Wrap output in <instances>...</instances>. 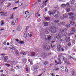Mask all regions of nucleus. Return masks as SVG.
I'll list each match as a JSON object with an SVG mask.
<instances>
[{"mask_svg":"<svg viewBox=\"0 0 76 76\" xmlns=\"http://www.w3.org/2000/svg\"><path fill=\"white\" fill-rule=\"evenodd\" d=\"M50 28L51 33L54 34V33H56L57 32V30L56 29V27H50Z\"/></svg>","mask_w":76,"mask_h":76,"instance_id":"f257e3e1","label":"nucleus"},{"mask_svg":"<svg viewBox=\"0 0 76 76\" xmlns=\"http://www.w3.org/2000/svg\"><path fill=\"white\" fill-rule=\"evenodd\" d=\"M54 14H56L54 17L55 18H58L60 16V12L57 10H56L54 12Z\"/></svg>","mask_w":76,"mask_h":76,"instance_id":"f03ea898","label":"nucleus"},{"mask_svg":"<svg viewBox=\"0 0 76 76\" xmlns=\"http://www.w3.org/2000/svg\"><path fill=\"white\" fill-rule=\"evenodd\" d=\"M50 46L48 45H45L43 47V48L45 50H49L50 48Z\"/></svg>","mask_w":76,"mask_h":76,"instance_id":"7ed1b4c3","label":"nucleus"},{"mask_svg":"<svg viewBox=\"0 0 76 76\" xmlns=\"http://www.w3.org/2000/svg\"><path fill=\"white\" fill-rule=\"evenodd\" d=\"M67 30V28H60L59 31V33H63Z\"/></svg>","mask_w":76,"mask_h":76,"instance_id":"20e7f679","label":"nucleus"},{"mask_svg":"<svg viewBox=\"0 0 76 76\" xmlns=\"http://www.w3.org/2000/svg\"><path fill=\"white\" fill-rule=\"evenodd\" d=\"M8 59V56H6L5 57H3L1 58V60L4 59V61L6 62L7 61V60Z\"/></svg>","mask_w":76,"mask_h":76,"instance_id":"39448f33","label":"nucleus"},{"mask_svg":"<svg viewBox=\"0 0 76 76\" xmlns=\"http://www.w3.org/2000/svg\"><path fill=\"white\" fill-rule=\"evenodd\" d=\"M39 68V66L37 65H35L34 66L33 68V69L34 70V71L35 70H38Z\"/></svg>","mask_w":76,"mask_h":76,"instance_id":"423d86ee","label":"nucleus"},{"mask_svg":"<svg viewBox=\"0 0 76 76\" xmlns=\"http://www.w3.org/2000/svg\"><path fill=\"white\" fill-rule=\"evenodd\" d=\"M62 39H61V41H65L67 38V36L66 35H62Z\"/></svg>","mask_w":76,"mask_h":76,"instance_id":"0eeeda50","label":"nucleus"},{"mask_svg":"<svg viewBox=\"0 0 76 76\" xmlns=\"http://www.w3.org/2000/svg\"><path fill=\"white\" fill-rule=\"evenodd\" d=\"M57 25L58 26H61V25H65V22H60L59 23L57 24Z\"/></svg>","mask_w":76,"mask_h":76,"instance_id":"6e6552de","label":"nucleus"},{"mask_svg":"<svg viewBox=\"0 0 76 76\" xmlns=\"http://www.w3.org/2000/svg\"><path fill=\"white\" fill-rule=\"evenodd\" d=\"M57 45L56 44V43L55 42H53L52 43V45H51L52 48H54V47H56Z\"/></svg>","mask_w":76,"mask_h":76,"instance_id":"1a4fd4ad","label":"nucleus"},{"mask_svg":"<svg viewBox=\"0 0 76 76\" xmlns=\"http://www.w3.org/2000/svg\"><path fill=\"white\" fill-rule=\"evenodd\" d=\"M41 56L44 57H47V54L45 52H44L41 54Z\"/></svg>","mask_w":76,"mask_h":76,"instance_id":"9d476101","label":"nucleus"},{"mask_svg":"<svg viewBox=\"0 0 76 76\" xmlns=\"http://www.w3.org/2000/svg\"><path fill=\"white\" fill-rule=\"evenodd\" d=\"M21 29H22V28H21V27L20 26L18 25L17 26V30L18 31H21Z\"/></svg>","mask_w":76,"mask_h":76,"instance_id":"9b49d317","label":"nucleus"},{"mask_svg":"<svg viewBox=\"0 0 76 76\" xmlns=\"http://www.w3.org/2000/svg\"><path fill=\"white\" fill-rule=\"evenodd\" d=\"M14 16H15V14H12V15H10L9 17V19H13Z\"/></svg>","mask_w":76,"mask_h":76,"instance_id":"f8f14e48","label":"nucleus"},{"mask_svg":"<svg viewBox=\"0 0 76 76\" xmlns=\"http://www.w3.org/2000/svg\"><path fill=\"white\" fill-rule=\"evenodd\" d=\"M69 16L67 14H64L63 15V18H68Z\"/></svg>","mask_w":76,"mask_h":76,"instance_id":"ddd939ff","label":"nucleus"},{"mask_svg":"<svg viewBox=\"0 0 76 76\" xmlns=\"http://www.w3.org/2000/svg\"><path fill=\"white\" fill-rule=\"evenodd\" d=\"M44 26H47L48 25V23L47 22H45L44 23Z\"/></svg>","mask_w":76,"mask_h":76,"instance_id":"4468645a","label":"nucleus"},{"mask_svg":"<svg viewBox=\"0 0 76 76\" xmlns=\"http://www.w3.org/2000/svg\"><path fill=\"white\" fill-rule=\"evenodd\" d=\"M61 35V34H57L56 35V38H57V39H58L59 38H60V35Z\"/></svg>","mask_w":76,"mask_h":76,"instance_id":"2eb2a0df","label":"nucleus"},{"mask_svg":"<svg viewBox=\"0 0 76 76\" xmlns=\"http://www.w3.org/2000/svg\"><path fill=\"white\" fill-rule=\"evenodd\" d=\"M69 19H71V20H75L76 18L75 17L72 16L69 18Z\"/></svg>","mask_w":76,"mask_h":76,"instance_id":"dca6fc26","label":"nucleus"},{"mask_svg":"<svg viewBox=\"0 0 76 76\" xmlns=\"http://www.w3.org/2000/svg\"><path fill=\"white\" fill-rule=\"evenodd\" d=\"M75 0H71L69 1V2L71 4H73L75 3Z\"/></svg>","mask_w":76,"mask_h":76,"instance_id":"f3484780","label":"nucleus"},{"mask_svg":"<svg viewBox=\"0 0 76 76\" xmlns=\"http://www.w3.org/2000/svg\"><path fill=\"white\" fill-rule=\"evenodd\" d=\"M23 4V3H22V2H20L18 4V6H21Z\"/></svg>","mask_w":76,"mask_h":76,"instance_id":"a211bd4d","label":"nucleus"},{"mask_svg":"<svg viewBox=\"0 0 76 76\" xmlns=\"http://www.w3.org/2000/svg\"><path fill=\"white\" fill-rule=\"evenodd\" d=\"M50 18L49 17L47 18L46 17L45 18V20L46 21H48V20H50Z\"/></svg>","mask_w":76,"mask_h":76,"instance_id":"6ab92c4d","label":"nucleus"},{"mask_svg":"<svg viewBox=\"0 0 76 76\" xmlns=\"http://www.w3.org/2000/svg\"><path fill=\"white\" fill-rule=\"evenodd\" d=\"M4 20H1V26H2V25H4Z\"/></svg>","mask_w":76,"mask_h":76,"instance_id":"aec40b11","label":"nucleus"},{"mask_svg":"<svg viewBox=\"0 0 76 76\" xmlns=\"http://www.w3.org/2000/svg\"><path fill=\"white\" fill-rule=\"evenodd\" d=\"M65 26L66 27V28H68L70 27V25L69 24H66Z\"/></svg>","mask_w":76,"mask_h":76,"instance_id":"412c9836","label":"nucleus"},{"mask_svg":"<svg viewBox=\"0 0 76 76\" xmlns=\"http://www.w3.org/2000/svg\"><path fill=\"white\" fill-rule=\"evenodd\" d=\"M48 13L49 15H53L54 14V12H52L51 11H49L48 12Z\"/></svg>","mask_w":76,"mask_h":76,"instance_id":"4be33fe9","label":"nucleus"},{"mask_svg":"<svg viewBox=\"0 0 76 76\" xmlns=\"http://www.w3.org/2000/svg\"><path fill=\"white\" fill-rule=\"evenodd\" d=\"M71 30L73 32H75L76 31V29L75 28H71Z\"/></svg>","mask_w":76,"mask_h":76,"instance_id":"5701e85b","label":"nucleus"},{"mask_svg":"<svg viewBox=\"0 0 76 76\" xmlns=\"http://www.w3.org/2000/svg\"><path fill=\"white\" fill-rule=\"evenodd\" d=\"M31 56L32 57H34V56H35V52H31Z\"/></svg>","mask_w":76,"mask_h":76,"instance_id":"b1692460","label":"nucleus"},{"mask_svg":"<svg viewBox=\"0 0 76 76\" xmlns=\"http://www.w3.org/2000/svg\"><path fill=\"white\" fill-rule=\"evenodd\" d=\"M68 15L69 16H73L74 13L73 12H69L68 13Z\"/></svg>","mask_w":76,"mask_h":76,"instance_id":"393cba45","label":"nucleus"},{"mask_svg":"<svg viewBox=\"0 0 76 76\" xmlns=\"http://www.w3.org/2000/svg\"><path fill=\"white\" fill-rule=\"evenodd\" d=\"M70 23L71 25H75V21H72L70 22Z\"/></svg>","mask_w":76,"mask_h":76,"instance_id":"a878e982","label":"nucleus"},{"mask_svg":"<svg viewBox=\"0 0 76 76\" xmlns=\"http://www.w3.org/2000/svg\"><path fill=\"white\" fill-rule=\"evenodd\" d=\"M66 9V12H69L70 10V9L69 8H67Z\"/></svg>","mask_w":76,"mask_h":76,"instance_id":"bb28decb","label":"nucleus"},{"mask_svg":"<svg viewBox=\"0 0 76 76\" xmlns=\"http://www.w3.org/2000/svg\"><path fill=\"white\" fill-rule=\"evenodd\" d=\"M19 44H24L25 43V42H24L23 41H20L19 42Z\"/></svg>","mask_w":76,"mask_h":76,"instance_id":"cd10ccee","label":"nucleus"},{"mask_svg":"<svg viewBox=\"0 0 76 76\" xmlns=\"http://www.w3.org/2000/svg\"><path fill=\"white\" fill-rule=\"evenodd\" d=\"M68 34V35H69V36H70L71 35H73L74 34V33H71Z\"/></svg>","mask_w":76,"mask_h":76,"instance_id":"c85d7f7f","label":"nucleus"},{"mask_svg":"<svg viewBox=\"0 0 76 76\" xmlns=\"http://www.w3.org/2000/svg\"><path fill=\"white\" fill-rule=\"evenodd\" d=\"M64 63L66 64L67 65H68L69 64V61H65Z\"/></svg>","mask_w":76,"mask_h":76,"instance_id":"c756f323","label":"nucleus"},{"mask_svg":"<svg viewBox=\"0 0 76 76\" xmlns=\"http://www.w3.org/2000/svg\"><path fill=\"white\" fill-rule=\"evenodd\" d=\"M67 7H69L70 6V4L69 3H67L66 4Z\"/></svg>","mask_w":76,"mask_h":76,"instance_id":"7c9ffc66","label":"nucleus"},{"mask_svg":"<svg viewBox=\"0 0 76 76\" xmlns=\"http://www.w3.org/2000/svg\"><path fill=\"white\" fill-rule=\"evenodd\" d=\"M61 6L62 7H65L66 5L65 4H61Z\"/></svg>","mask_w":76,"mask_h":76,"instance_id":"2f4dec72","label":"nucleus"},{"mask_svg":"<svg viewBox=\"0 0 76 76\" xmlns=\"http://www.w3.org/2000/svg\"><path fill=\"white\" fill-rule=\"evenodd\" d=\"M27 37V35L26 34H26H24L23 35V37L24 38H26Z\"/></svg>","mask_w":76,"mask_h":76,"instance_id":"473e14b6","label":"nucleus"},{"mask_svg":"<svg viewBox=\"0 0 76 76\" xmlns=\"http://www.w3.org/2000/svg\"><path fill=\"white\" fill-rule=\"evenodd\" d=\"M57 48L58 49L61 48V45H58Z\"/></svg>","mask_w":76,"mask_h":76,"instance_id":"72a5a7b5","label":"nucleus"},{"mask_svg":"<svg viewBox=\"0 0 76 76\" xmlns=\"http://www.w3.org/2000/svg\"><path fill=\"white\" fill-rule=\"evenodd\" d=\"M54 22L55 23H58V22H59V20H55L54 21Z\"/></svg>","mask_w":76,"mask_h":76,"instance_id":"f704fd0d","label":"nucleus"},{"mask_svg":"<svg viewBox=\"0 0 76 76\" xmlns=\"http://www.w3.org/2000/svg\"><path fill=\"white\" fill-rule=\"evenodd\" d=\"M70 37H68L67 38V39H66V42H69V41H70Z\"/></svg>","mask_w":76,"mask_h":76,"instance_id":"c9c22d12","label":"nucleus"},{"mask_svg":"<svg viewBox=\"0 0 76 76\" xmlns=\"http://www.w3.org/2000/svg\"><path fill=\"white\" fill-rule=\"evenodd\" d=\"M61 57V56H58V60L59 61L61 60V59H60V57Z\"/></svg>","mask_w":76,"mask_h":76,"instance_id":"e433bc0d","label":"nucleus"},{"mask_svg":"<svg viewBox=\"0 0 76 76\" xmlns=\"http://www.w3.org/2000/svg\"><path fill=\"white\" fill-rule=\"evenodd\" d=\"M45 65L48 64V62L47 61H45L44 63Z\"/></svg>","mask_w":76,"mask_h":76,"instance_id":"4c0bfd02","label":"nucleus"},{"mask_svg":"<svg viewBox=\"0 0 76 76\" xmlns=\"http://www.w3.org/2000/svg\"><path fill=\"white\" fill-rule=\"evenodd\" d=\"M11 4H12L11 3H8L7 7H9V6H10Z\"/></svg>","mask_w":76,"mask_h":76,"instance_id":"58836bf2","label":"nucleus"},{"mask_svg":"<svg viewBox=\"0 0 76 76\" xmlns=\"http://www.w3.org/2000/svg\"><path fill=\"white\" fill-rule=\"evenodd\" d=\"M68 46H71L72 45V44L71 42H69L67 44Z\"/></svg>","mask_w":76,"mask_h":76,"instance_id":"ea45409f","label":"nucleus"},{"mask_svg":"<svg viewBox=\"0 0 76 76\" xmlns=\"http://www.w3.org/2000/svg\"><path fill=\"white\" fill-rule=\"evenodd\" d=\"M72 42L73 44H75V41L74 40H72Z\"/></svg>","mask_w":76,"mask_h":76,"instance_id":"a19ab883","label":"nucleus"},{"mask_svg":"<svg viewBox=\"0 0 76 76\" xmlns=\"http://www.w3.org/2000/svg\"><path fill=\"white\" fill-rule=\"evenodd\" d=\"M18 18H17L15 20V23H18Z\"/></svg>","mask_w":76,"mask_h":76,"instance_id":"79ce46f5","label":"nucleus"},{"mask_svg":"<svg viewBox=\"0 0 76 76\" xmlns=\"http://www.w3.org/2000/svg\"><path fill=\"white\" fill-rule=\"evenodd\" d=\"M27 13H29V12H28V10H27L26 11V12L25 13V15H26Z\"/></svg>","mask_w":76,"mask_h":76,"instance_id":"37998d69","label":"nucleus"},{"mask_svg":"<svg viewBox=\"0 0 76 76\" xmlns=\"http://www.w3.org/2000/svg\"><path fill=\"white\" fill-rule=\"evenodd\" d=\"M51 24H52L53 25H54V26H56V24L55 23H52Z\"/></svg>","mask_w":76,"mask_h":76,"instance_id":"c03bdc74","label":"nucleus"},{"mask_svg":"<svg viewBox=\"0 0 76 76\" xmlns=\"http://www.w3.org/2000/svg\"><path fill=\"white\" fill-rule=\"evenodd\" d=\"M38 14H39V13L38 12H37L35 14V16L36 17H37L38 16Z\"/></svg>","mask_w":76,"mask_h":76,"instance_id":"a18cd8bd","label":"nucleus"},{"mask_svg":"<svg viewBox=\"0 0 76 76\" xmlns=\"http://www.w3.org/2000/svg\"><path fill=\"white\" fill-rule=\"evenodd\" d=\"M29 29V26H27L26 27V31H27V30H28V29Z\"/></svg>","mask_w":76,"mask_h":76,"instance_id":"49530a36","label":"nucleus"},{"mask_svg":"<svg viewBox=\"0 0 76 76\" xmlns=\"http://www.w3.org/2000/svg\"><path fill=\"white\" fill-rule=\"evenodd\" d=\"M33 61H32L31 62H30V64L31 65H33V64H34L33 62H32Z\"/></svg>","mask_w":76,"mask_h":76,"instance_id":"de8ad7c7","label":"nucleus"},{"mask_svg":"<svg viewBox=\"0 0 76 76\" xmlns=\"http://www.w3.org/2000/svg\"><path fill=\"white\" fill-rule=\"evenodd\" d=\"M23 54L24 56H26V53H25V52H23Z\"/></svg>","mask_w":76,"mask_h":76,"instance_id":"09e8293b","label":"nucleus"},{"mask_svg":"<svg viewBox=\"0 0 76 76\" xmlns=\"http://www.w3.org/2000/svg\"><path fill=\"white\" fill-rule=\"evenodd\" d=\"M26 72H28L29 71V69H28V68H26Z\"/></svg>","mask_w":76,"mask_h":76,"instance_id":"8fccbe9b","label":"nucleus"},{"mask_svg":"<svg viewBox=\"0 0 76 76\" xmlns=\"http://www.w3.org/2000/svg\"><path fill=\"white\" fill-rule=\"evenodd\" d=\"M51 36L48 37V39L49 40H50V39H51Z\"/></svg>","mask_w":76,"mask_h":76,"instance_id":"3c124183","label":"nucleus"},{"mask_svg":"<svg viewBox=\"0 0 76 76\" xmlns=\"http://www.w3.org/2000/svg\"><path fill=\"white\" fill-rule=\"evenodd\" d=\"M6 66H7V67H10V65L7 64H6Z\"/></svg>","mask_w":76,"mask_h":76,"instance_id":"603ef678","label":"nucleus"},{"mask_svg":"<svg viewBox=\"0 0 76 76\" xmlns=\"http://www.w3.org/2000/svg\"><path fill=\"white\" fill-rule=\"evenodd\" d=\"M17 8H18V7H15L13 8V10H15L16 9H17Z\"/></svg>","mask_w":76,"mask_h":76,"instance_id":"864d4df0","label":"nucleus"},{"mask_svg":"<svg viewBox=\"0 0 76 76\" xmlns=\"http://www.w3.org/2000/svg\"><path fill=\"white\" fill-rule=\"evenodd\" d=\"M15 54H16V53H18V51L17 50H15Z\"/></svg>","mask_w":76,"mask_h":76,"instance_id":"5fc2aeb1","label":"nucleus"},{"mask_svg":"<svg viewBox=\"0 0 76 76\" xmlns=\"http://www.w3.org/2000/svg\"><path fill=\"white\" fill-rule=\"evenodd\" d=\"M57 50L58 51H59H59H61V49H58V48L57 49Z\"/></svg>","mask_w":76,"mask_h":76,"instance_id":"6e6d98bb","label":"nucleus"},{"mask_svg":"<svg viewBox=\"0 0 76 76\" xmlns=\"http://www.w3.org/2000/svg\"><path fill=\"white\" fill-rule=\"evenodd\" d=\"M5 0H2V2L1 3V4H3V3L4 1Z\"/></svg>","mask_w":76,"mask_h":76,"instance_id":"4d7b16f0","label":"nucleus"},{"mask_svg":"<svg viewBox=\"0 0 76 76\" xmlns=\"http://www.w3.org/2000/svg\"><path fill=\"white\" fill-rule=\"evenodd\" d=\"M69 58L70 59H72H72H73V57H71V56H69Z\"/></svg>","mask_w":76,"mask_h":76,"instance_id":"13d9d810","label":"nucleus"},{"mask_svg":"<svg viewBox=\"0 0 76 76\" xmlns=\"http://www.w3.org/2000/svg\"><path fill=\"white\" fill-rule=\"evenodd\" d=\"M46 34H49V32L48 31H46L45 32Z\"/></svg>","mask_w":76,"mask_h":76,"instance_id":"bf43d9fd","label":"nucleus"},{"mask_svg":"<svg viewBox=\"0 0 76 76\" xmlns=\"http://www.w3.org/2000/svg\"><path fill=\"white\" fill-rule=\"evenodd\" d=\"M12 50H15V48L14 47H12L11 48Z\"/></svg>","mask_w":76,"mask_h":76,"instance_id":"052dcab7","label":"nucleus"},{"mask_svg":"<svg viewBox=\"0 0 76 76\" xmlns=\"http://www.w3.org/2000/svg\"><path fill=\"white\" fill-rule=\"evenodd\" d=\"M72 72H75V70L74 69H72Z\"/></svg>","mask_w":76,"mask_h":76,"instance_id":"680f3d73","label":"nucleus"},{"mask_svg":"<svg viewBox=\"0 0 76 76\" xmlns=\"http://www.w3.org/2000/svg\"><path fill=\"white\" fill-rule=\"evenodd\" d=\"M1 16H4V13H2L1 15Z\"/></svg>","mask_w":76,"mask_h":76,"instance_id":"e2e57ef3","label":"nucleus"},{"mask_svg":"<svg viewBox=\"0 0 76 76\" xmlns=\"http://www.w3.org/2000/svg\"><path fill=\"white\" fill-rule=\"evenodd\" d=\"M4 14V17L6 16H7L8 15V14L7 13H5Z\"/></svg>","mask_w":76,"mask_h":76,"instance_id":"0e129e2a","label":"nucleus"},{"mask_svg":"<svg viewBox=\"0 0 76 76\" xmlns=\"http://www.w3.org/2000/svg\"><path fill=\"white\" fill-rule=\"evenodd\" d=\"M61 50L62 51H64V48H62Z\"/></svg>","mask_w":76,"mask_h":76,"instance_id":"69168bd1","label":"nucleus"},{"mask_svg":"<svg viewBox=\"0 0 76 76\" xmlns=\"http://www.w3.org/2000/svg\"><path fill=\"white\" fill-rule=\"evenodd\" d=\"M51 75L52 76H55V75H54V74H53V73H52L51 74Z\"/></svg>","mask_w":76,"mask_h":76,"instance_id":"338daca9","label":"nucleus"},{"mask_svg":"<svg viewBox=\"0 0 76 76\" xmlns=\"http://www.w3.org/2000/svg\"><path fill=\"white\" fill-rule=\"evenodd\" d=\"M67 31H66L65 32V33H64V35H67Z\"/></svg>","mask_w":76,"mask_h":76,"instance_id":"774afa93","label":"nucleus"}]
</instances>
